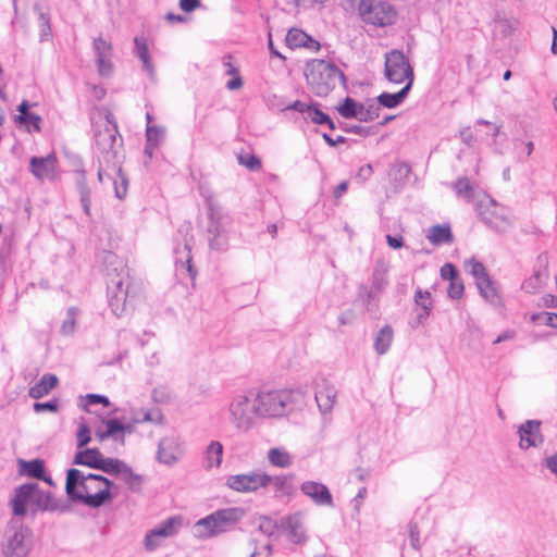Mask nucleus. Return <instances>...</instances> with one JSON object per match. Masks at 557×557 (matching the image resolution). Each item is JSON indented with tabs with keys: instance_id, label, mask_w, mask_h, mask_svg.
I'll return each mask as SVG.
<instances>
[{
	"instance_id": "nucleus-36",
	"label": "nucleus",
	"mask_w": 557,
	"mask_h": 557,
	"mask_svg": "<svg viewBox=\"0 0 557 557\" xmlns=\"http://www.w3.org/2000/svg\"><path fill=\"white\" fill-rule=\"evenodd\" d=\"M135 52L143 63V69L152 78L154 76V66L149 57L148 47L144 39L135 38Z\"/></svg>"
},
{
	"instance_id": "nucleus-33",
	"label": "nucleus",
	"mask_w": 557,
	"mask_h": 557,
	"mask_svg": "<svg viewBox=\"0 0 557 557\" xmlns=\"http://www.w3.org/2000/svg\"><path fill=\"white\" fill-rule=\"evenodd\" d=\"M426 238L433 245L449 244L453 242V234L448 225H434L428 230Z\"/></svg>"
},
{
	"instance_id": "nucleus-23",
	"label": "nucleus",
	"mask_w": 557,
	"mask_h": 557,
	"mask_svg": "<svg viewBox=\"0 0 557 557\" xmlns=\"http://www.w3.org/2000/svg\"><path fill=\"white\" fill-rule=\"evenodd\" d=\"M300 490L317 505L333 506L332 495L324 484L314 481H307L301 484Z\"/></svg>"
},
{
	"instance_id": "nucleus-6",
	"label": "nucleus",
	"mask_w": 557,
	"mask_h": 557,
	"mask_svg": "<svg viewBox=\"0 0 557 557\" xmlns=\"http://www.w3.org/2000/svg\"><path fill=\"white\" fill-rule=\"evenodd\" d=\"M253 392L248 391L234 395L227 405L230 424L239 433L251 431L259 420Z\"/></svg>"
},
{
	"instance_id": "nucleus-53",
	"label": "nucleus",
	"mask_w": 557,
	"mask_h": 557,
	"mask_svg": "<svg viewBox=\"0 0 557 557\" xmlns=\"http://www.w3.org/2000/svg\"><path fill=\"white\" fill-rule=\"evenodd\" d=\"M277 524L269 517L260 518L259 530L265 535H272L276 530Z\"/></svg>"
},
{
	"instance_id": "nucleus-28",
	"label": "nucleus",
	"mask_w": 557,
	"mask_h": 557,
	"mask_svg": "<svg viewBox=\"0 0 557 557\" xmlns=\"http://www.w3.org/2000/svg\"><path fill=\"white\" fill-rule=\"evenodd\" d=\"M267 459L273 467L286 469L294 462L293 455L284 447H272L267 453Z\"/></svg>"
},
{
	"instance_id": "nucleus-19",
	"label": "nucleus",
	"mask_w": 557,
	"mask_h": 557,
	"mask_svg": "<svg viewBox=\"0 0 557 557\" xmlns=\"http://www.w3.org/2000/svg\"><path fill=\"white\" fill-rule=\"evenodd\" d=\"M281 528L293 544H304L307 541L304 518L300 512L287 516L281 520Z\"/></svg>"
},
{
	"instance_id": "nucleus-9",
	"label": "nucleus",
	"mask_w": 557,
	"mask_h": 557,
	"mask_svg": "<svg viewBox=\"0 0 557 557\" xmlns=\"http://www.w3.org/2000/svg\"><path fill=\"white\" fill-rule=\"evenodd\" d=\"M290 395L284 391H262L255 393L259 419L281 417L285 413Z\"/></svg>"
},
{
	"instance_id": "nucleus-30",
	"label": "nucleus",
	"mask_w": 557,
	"mask_h": 557,
	"mask_svg": "<svg viewBox=\"0 0 557 557\" xmlns=\"http://www.w3.org/2000/svg\"><path fill=\"white\" fill-rule=\"evenodd\" d=\"M410 88H411V81L407 82L405 87L396 94L383 92L376 98L377 102H379L377 104H380V107L383 106L388 109L396 108L405 100Z\"/></svg>"
},
{
	"instance_id": "nucleus-7",
	"label": "nucleus",
	"mask_w": 557,
	"mask_h": 557,
	"mask_svg": "<svg viewBox=\"0 0 557 557\" xmlns=\"http://www.w3.org/2000/svg\"><path fill=\"white\" fill-rule=\"evenodd\" d=\"M208 224L206 228L209 248L214 251H225L228 246L230 218L222 207L209 199L207 201Z\"/></svg>"
},
{
	"instance_id": "nucleus-35",
	"label": "nucleus",
	"mask_w": 557,
	"mask_h": 557,
	"mask_svg": "<svg viewBox=\"0 0 557 557\" xmlns=\"http://www.w3.org/2000/svg\"><path fill=\"white\" fill-rule=\"evenodd\" d=\"M519 22L516 18L497 16L494 21V34L503 38L509 37L518 28Z\"/></svg>"
},
{
	"instance_id": "nucleus-52",
	"label": "nucleus",
	"mask_w": 557,
	"mask_h": 557,
	"mask_svg": "<svg viewBox=\"0 0 557 557\" xmlns=\"http://www.w3.org/2000/svg\"><path fill=\"white\" fill-rule=\"evenodd\" d=\"M238 161L242 165L246 166L251 171H257L261 168L260 160L253 154L240 156Z\"/></svg>"
},
{
	"instance_id": "nucleus-15",
	"label": "nucleus",
	"mask_w": 557,
	"mask_h": 557,
	"mask_svg": "<svg viewBox=\"0 0 557 557\" xmlns=\"http://www.w3.org/2000/svg\"><path fill=\"white\" fill-rule=\"evenodd\" d=\"M262 474L263 471L257 470L228 475L225 485L237 493H255L262 488Z\"/></svg>"
},
{
	"instance_id": "nucleus-25",
	"label": "nucleus",
	"mask_w": 557,
	"mask_h": 557,
	"mask_svg": "<svg viewBox=\"0 0 557 557\" xmlns=\"http://www.w3.org/2000/svg\"><path fill=\"white\" fill-rule=\"evenodd\" d=\"M223 444L220 441H211L203 450V468L207 471L219 469L223 461Z\"/></svg>"
},
{
	"instance_id": "nucleus-2",
	"label": "nucleus",
	"mask_w": 557,
	"mask_h": 557,
	"mask_svg": "<svg viewBox=\"0 0 557 557\" xmlns=\"http://www.w3.org/2000/svg\"><path fill=\"white\" fill-rule=\"evenodd\" d=\"M65 491L69 497L91 508L110 503L116 495V486L107 478L69 469Z\"/></svg>"
},
{
	"instance_id": "nucleus-26",
	"label": "nucleus",
	"mask_w": 557,
	"mask_h": 557,
	"mask_svg": "<svg viewBox=\"0 0 557 557\" xmlns=\"http://www.w3.org/2000/svg\"><path fill=\"white\" fill-rule=\"evenodd\" d=\"M35 509L42 511H66L67 507L61 505L49 492H44L38 484L34 483Z\"/></svg>"
},
{
	"instance_id": "nucleus-17",
	"label": "nucleus",
	"mask_w": 557,
	"mask_h": 557,
	"mask_svg": "<svg viewBox=\"0 0 557 557\" xmlns=\"http://www.w3.org/2000/svg\"><path fill=\"white\" fill-rule=\"evenodd\" d=\"M519 447L523 450L531 447H539L544 442V436L541 432V421L528 420L519 425Z\"/></svg>"
},
{
	"instance_id": "nucleus-51",
	"label": "nucleus",
	"mask_w": 557,
	"mask_h": 557,
	"mask_svg": "<svg viewBox=\"0 0 557 557\" xmlns=\"http://www.w3.org/2000/svg\"><path fill=\"white\" fill-rule=\"evenodd\" d=\"M16 123L25 124L28 129L33 127L35 131H40L41 117L35 113H26L24 120H18Z\"/></svg>"
},
{
	"instance_id": "nucleus-11",
	"label": "nucleus",
	"mask_w": 557,
	"mask_h": 557,
	"mask_svg": "<svg viewBox=\"0 0 557 557\" xmlns=\"http://www.w3.org/2000/svg\"><path fill=\"white\" fill-rule=\"evenodd\" d=\"M465 269L469 274H471L474 277L476 287L480 290L481 296L493 306L500 305V297L498 296L497 290L494 287V284L486 272L485 267L474 259H469L465 261Z\"/></svg>"
},
{
	"instance_id": "nucleus-44",
	"label": "nucleus",
	"mask_w": 557,
	"mask_h": 557,
	"mask_svg": "<svg viewBox=\"0 0 557 557\" xmlns=\"http://www.w3.org/2000/svg\"><path fill=\"white\" fill-rule=\"evenodd\" d=\"M119 479H121L129 487V490L135 492L140 488L143 483L141 476L135 474L128 466L124 468Z\"/></svg>"
},
{
	"instance_id": "nucleus-40",
	"label": "nucleus",
	"mask_w": 557,
	"mask_h": 557,
	"mask_svg": "<svg viewBox=\"0 0 557 557\" xmlns=\"http://www.w3.org/2000/svg\"><path fill=\"white\" fill-rule=\"evenodd\" d=\"M126 466V463L119 459L103 457L98 469L102 470L108 474L116 475L119 478Z\"/></svg>"
},
{
	"instance_id": "nucleus-49",
	"label": "nucleus",
	"mask_w": 557,
	"mask_h": 557,
	"mask_svg": "<svg viewBox=\"0 0 557 557\" xmlns=\"http://www.w3.org/2000/svg\"><path fill=\"white\" fill-rule=\"evenodd\" d=\"M414 302L421 309L431 310L433 307L432 298L430 292H424L420 288L416 290L414 294Z\"/></svg>"
},
{
	"instance_id": "nucleus-47",
	"label": "nucleus",
	"mask_w": 557,
	"mask_h": 557,
	"mask_svg": "<svg viewBox=\"0 0 557 557\" xmlns=\"http://www.w3.org/2000/svg\"><path fill=\"white\" fill-rule=\"evenodd\" d=\"M262 488H265L270 485L274 486L276 491H283L287 484L286 475H270L263 471L262 474Z\"/></svg>"
},
{
	"instance_id": "nucleus-20",
	"label": "nucleus",
	"mask_w": 557,
	"mask_h": 557,
	"mask_svg": "<svg viewBox=\"0 0 557 557\" xmlns=\"http://www.w3.org/2000/svg\"><path fill=\"white\" fill-rule=\"evenodd\" d=\"M183 455L180 438L172 434L160 440L158 446V459L165 465L176 462Z\"/></svg>"
},
{
	"instance_id": "nucleus-22",
	"label": "nucleus",
	"mask_w": 557,
	"mask_h": 557,
	"mask_svg": "<svg viewBox=\"0 0 557 557\" xmlns=\"http://www.w3.org/2000/svg\"><path fill=\"white\" fill-rule=\"evenodd\" d=\"M337 398L336 387L326 380H322L315 392V401L320 411L325 414L332 411Z\"/></svg>"
},
{
	"instance_id": "nucleus-43",
	"label": "nucleus",
	"mask_w": 557,
	"mask_h": 557,
	"mask_svg": "<svg viewBox=\"0 0 557 557\" xmlns=\"http://www.w3.org/2000/svg\"><path fill=\"white\" fill-rule=\"evenodd\" d=\"M162 416L158 410H139L136 411L132 418L133 424L144 422L161 423Z\"/></svg>"
},
{
	"instance_id": "nucleus-45",
	"label": "nucleus",
	"mask_w": 557,
	"mask_h": 557,
	"mask_svg": "<svg viewBox=\"0 0 557 557\" xmlns=\"http://www.w3.org/2000/svg\"><path fill=\"white\" fill-rule=\"evenodd\" d=\"M360 103L356 102L354 99L347 97L344 102L337 108L339 114L345 119H357L358 110Z\"/></svg>"
},
{
	"instance_id": "nucleus-10",
	"label": "nucleus",
	"mask_w": 557,
	"mask_h": 557,
	"mask_svg": "<svg viewBox=\"0 0 557 557\" xmlns=\"http://www.w3.org/2000/svg\"><path fill=\"white\" fill-rule=\"evenodd\" d=\"M476 211L482 221L497 232L507 231L511 224L508 209L498 205L488 196L484 195L478 200Z\"/></svg>"
},
{
	"instance_id": "nucleus-31",
	"label": "nucleus",
	"mask_w": 557,
	"mask_h": 557,
	"mask_svg": "<svg viewBox=\"0 0 557 557\" xmlns=\"http://www.w3.org/2000/svg\"><path fill=\"white\" fill-rule=\"evenodd\" d=\"M133 431V424L132 423H122L117 419H110L106 421V430L101 431L98 430L96 432V436L99 438V441H104L106 438L113 436L114 434L119 432H128L131 433Z\"/></svg>"
},
{
	"instance_id": "nucleus-29",
	"label": "nucleus",
	"mask_w": 557,
	"mask_h": 557,
	"mask_svg": "<svg viewBox=\"0 0 557 557\" xmlns=\"http://www.w3.org/2000/svg\"><path fill=\"white\" fill-rule=\"evenodd\" d=\"M58 384V377L54 374L46 373L38 383L32 386L28 395L34 399H39L50 393Z\"/></svg>"
},
{
	"instance_id": "nucleus-3",
	"label": "nucleus",
	"mask_w": 557,
	"mask_h": 557,
	"mask_svg": "<svg viewBox=\"0 0 557 557\" xmlns=\"http://www.w3.org/2000/svg\"><path fill=\"white\" fill-rule=\"evenodd\" d=\"M106 275L108 285L109 306L116 317L126 310L129 275L124 260L113 252H106Z\"/></svg>"
},
{
	"instance_id": "nucleus-63",
	"label": "nucleus",
	"mask_w": 557,
	"mask_h": 557,
	"mask_svg": "<svg viewBox=\"0 0 557 557\" xmlns=\"http://www.w3.org/2000/svg\"><path fill=\"white\" fill-rule=\"evenodd\" d=\"M200 5V0H180V8L185 12H191Z\"/></svg>"
},
{
	"instance_id": "nucleus-24",
	"label": "nucleus",
	"mask_w": 557,
	"mask_h": 557,
	"mask_svg": "<svg viewBox=\"0 0 557 557\" xmlns=\"http://www.w3.org/2000/svg\"><path fill=\"white\" fill-rule=\"evenodd\" d=\"M548 258L546 255H541L537 258V268L535 269L533 275L523 283V289L528 293H535L541 287H543L548 278Z\"/></svg>"
},
{
	"instance_id": "nucleus-48",
	"label": "nucleus",
	"mask_w": 557,
	"mask_h": 557,
	"mask_svg": "<svg viewBox=\"0 0 557 557\" xmlns=\"http://www.w3.org/2000/svg\"><path fill=\"white\" fill-rule=\"evenodd\" d=\"M165 135V128L161 126L147 125L146 137L151 145L160 146Z\"/></svg>"
},
{
	"instance_id": "nucleus-60",
	"label": "nucleus",
	"mask_w": 557,
	"mask_h": 557,
	"mask_svg": "<svg viewBox=\"0 0 557 557\" xmlns=\"http://www.w3.org/2000/svg\"><path fill=\"white\" fill-rule=\"evenodd\" d=\"M311 106L312 104H308V103L297 100L294 103H292L290 106H288L286 109L295 110V111L301 113L304 116H306V114L309 112Z\"/></svg>"
},
{
	"instance_id": "nucleus-64",
	"label": "nucleus",
	"mask_w": 557,
	"mask_h": 557,
	"mask_svg": "<svg viewBox=\"0 0 557 557\" xmlns=\"http://www.w3.org/2000/svg\"><path fill=\"white\" fill-rule=\"evenodd\" d=\"M546 468L557 476V453L545 459Z\"/></svg>"
},
{
	"instance_id": "nucleus-58",
	"label": "nucleus",
	"mask_w": 557,
	"mask_h": 557,
	"mask_svg": "<svg viewBox=\"0 0 557 557\" xmlns=\"http://www.w3.org/2000/svg\"><path fill=\"white\" fill-rule=\"evenodd\" d=\"M34 410L36 412H41L45 410L54 412L58 410V403L55 400L47 401V403H35Z\"/></svg>"
},
{
	"instance_id": "nucleus-12",
	"label": "nucleus",
	"mask_w": 557,
	"mask_h": 557,
	"mask_svg": "<svg viewBox=\"0 0 557 557\" xmlns=\"http://www.w3.org/2000/svg\"><path fill=\"white\" fill-rule=\"evenodd\" d=\"M385 76L395 84L405 81L413 83V71L404 53L399 50H393L385 57Z\"/></svg>"
},
{
	"instance_id": "nucleus-18",
	"label": "nucleus",
	"mask_w": 557,
	"mask_h": 557,
	"mask_svg": "<svg viewBox=\"0 0 557 557\" xmlns=\"http://www.w3.org/2000/svg\"><path fill=\"white\" fill-rule=\"evenodd\" d=\"M32 174L39 181H53L57 177V157L49 153L46 157H33L29 161Z\"/></svg>"
},
{
	"instance_id": "nucleus-4",
	"label": "nucleus",
	"mask_w": 557,
	"mask_h": 557,
	"mask_svg": "<svg viewBox=\"0 0 557 557\" xmlns=\"http://www.w3.org/2000/svg\"><path fill=\"white\" fill-rule=\"evenodd\" d=\"M305 76L310 89L319 97L327 96L338 84H346L345 75L337 65L321 59L307 63Z\"/></svg>"
},
{
	"instance_id": "nucleus-42",
	"label": "nucleus",
	"mask_w": 557,
	"mask_h": 557,
	"mask_svg": "<svg viewBox=\"0 0 557 557\" xmlns=\"http://www.w3.org/2000/svg\"><path fill=\"white\" fill-rule=\"evenodd\" d=\"M309 36L298 28H292L286 35V44L290 48H300L308 45Z\"/></svg>"
},
{
	"instance_id": "nucleus-27",
	"label": "nucleus",
	"mask_w": 557,
	"mask_h": 557,
	"mask_svg": "<svg viewBox=\"0 0 557 557\" xmlns=\"http://www.w3.org/2000/svg\"><path fill=\"white\" fill-rule=\"evenodd\" d=\"M102 458V454L97 448H79V450L74 456L73 463L98 469Z\"/></svg>"
},
{
	"instance_id": "nucleus-54",
	"label": "nucleus",
	"mask_w": 557,
	"mask_h": 557,
	"mask_svg": "<svg viewBox=\"0 0 557 557\" xmlns=\"http://www.w3.org/2000/svg\"><path fill=\"white\" fill-rule=\"evenodd\" d=\"M462 294H463L462 281L459 277L450 281L449 288H448L449 297L457 299V298H460L462 296Z\"/></svg>"
},
{
	"instance_id": "nucleus-39",
	"label": "nucleus",
	"mask_w": 557,
	"mask_h": 557,
	"mask_svg": "<svg viewBox=\"0 0 557 557\" xmlns=\"http://www.w3.org/2000/svg\"><path fill=\"white\" fill-rule=\"evenodd\" d=\"M23 469H24L25 473L29 476L45 480L48 483L52 482L50 478H45L44 461L40 459H35L32 461L24 462Z\"/></svg>"
},
{
	"instance_id": "nucleus-56",
	"label": "nucleus",
	"mask_w": 557,
	"mask_h": 557,
	"mask_svg": "<svg viewBox=\"0 0 557 557\" xmlns=\"http://www.w3.org/2000/svg\"><path fill=\"white\" fill-rule=\"evenodd\" d=\"M75 309L74 308H71L69 309L67 311V318L64 320L63 324H62V332L64 334H71L73 333L74 329H75Z\"/></svg>"
},
{
	"instance_id": "nucleus-16",
	"label": "nucleus",
	"mask_w": 557,
	"mask_h": 557,
	"mask_svg": "<svg viewBox=\"0 0 557 557\" xmlns=\"http://www.w3.org/2000/svg\"><path fill=\"white\" fill-rule=\"evenodd\" d=\"M10 505L15 517H23L28 510L35 512L34 483L17 486L14 490V495L10 500Z\"/></svg>"
},
{
	"instance_id": "nucleus-13",
	"label": "nucleus",
	"mask_w": 557,
	"mask_h": 557,
	"mask_svg": "<svg viewBox=\"0 0 557 557\" xmlns=\"http://www.w3.org/2000/svg\"><path fill=\"white\" fill-rule=\"evenodd\" d=\"M359 15L366 23L385 26L394 23L396 11L387 2L369 0L367 4L362 5Z\"/></svg>"
},
{
	"instance_id": "nucleus-37",
	"label": "nucleus",
	"mask_w": 557,
	"mask_h": 557,
	"mask_svg": "<svg viewBox=\"0 0 557 557\" xmlns=\"http://www.w3.org/2000/svg\"><path fill=\"white\" fill-rule=\"evenodd\" d=\"M380 110V104H377L374 100H368L364 103H360L357 119L363 122L373 121L379 117Z\"/></svg>"
},
{
	"instance_id": "nucleus-41",
	"label": "nucleus",
	"mask_w": 557,
	"mask_h": 557,
	"mask_svg": "<svg viewBox=\"0 0 557 557\" xmlns=\"http://www.w3.org/2000/svg\"><path fill=\"white\" fill-rule=\"evenodd\" d=\"M176 253V263H181L183 267H186V270L190 274L191 277L196 275V271L194 270L191 265V256H190V246L186 242L184 247L177 248L175 250Z\"/></svg>"
},
{
	"instance_id": "nucleus-8",
	"label": "nucleus",
	"mask_w": 557,
	"mask_h": 557,
	"mask_svg": "<svg viewBox=\"0 0 557 557\" xmlns=\"http://www.w3.org/2000/svg\"><path fill=\"white\" fill-rule=\"evenodd\" d=\"M32 532L18 519H12L7 528L2 553L5 557H26L30 550Z\"/></svg>"
},
{
	"instance_id": "nucleus-46",
	"label": "nucleus",
	"mask_w": 557,
	"mask_h": 557,
	"mask_svg": "<svg viewBox=\"0 0 557 557\" xmlns=\"http://www.w3.org/2000/svg\"><path fill=\"white\" fill-rule=\"evenodd\" d=\"M305 119L310 120L315 124H327L331 129L335 128V124L329 117V115H326L325 113L320 111L314 106H311V108H310L309 112L306 114Z\"/></svg>"
},
{
	"instance_id": "nucleus-55",
	"label": "nucleus",
	"mask_w": 557,
	"mask_h": 557,
	"mask_svg": "<svg viewBox=\"0 0 557 557\" xmlns=\"http://www.w3.org/2000/svg\"><path fill=\"white\" fill-rule=\"evenodd\" d=\"M409 539L412 548L419 550L421 547L420 531L416 523H410L409 525Z\"/></svg>"
},
{
	"instance_id": "nucleus-62",
	"label": "nucleus",
	"mask_w": 557,
	"mask_h": 557,
	"mask_svg": "<svg viewBox=\"0 0 557 557\" xmlns=\"http://www.w3.org/2000/svg\"><path fill=\"white\" fill-rule=\"evenodd\" d=\"M385 273V270H375L374 272L373 285L377 289H381L386 285Z\"/></svg>"
},
{
	"instance_id": "nucleus-38",
	"label": "nucleus",
	"mask_w": 557,
	"mask_h": 557,
	"mask_svg": "<svg viewBox=\"0 0 557 557\" xmlns=\"http://www.w3.org/2000/svg\"><path fill=\"white\" fill-rule=\"evenodd\" d=\"M453 188L458 197L466 201H472L474 197V185L468 177H460L454 184Z\"/></svg>"
},
{
	"instance_id": "nucleus-5",
	"label": "nucleus",
	"mask_w": 557,
	"mask_h": 557,
	"mask_svg": "<svg viewBox=\"0 0 557 557\" xmlns=\"http://www.w3.org/2000/svg\"><path fill=\"white\" fill-rule=\"evenodd\" d=\"M246 510L228 507L216 510L194 524V534L198 539H209L232 530L244 517Z\"/></svg>"
},
{
	"instance_id": "nucleus-34",
	"label": "nucleus",
	"mask_w": 557,
	"mask_h": 557,
	"mask_svg": "<svg viewBox=\"0 0 557 557\" xmlns=\"http://www.w3.org/2000/svg\"><path fill=\"white\" fill-rule=\"evenodd\" d=\"M394 338V331L389 325L383 326L374 338V349L379 355L388 351Z\"/></svg>"
},
{
	"instance_id": "nucleus-32",
	"label": "nucleus",
	"mask_w": 557,
	"mask_h": 557,
	"mask_svg": "<svg viewBox=\"0 0 557 557\" xmlns=\"http://www.w3.org/2000/svg\"><path fill=\"white\" fill-rule=\"evenodd\" d=\"M75 181L81 195V202L83 205L84 212L86 215H90V189L86 183V172L84 170H77L75 172Z\"/></svg>"
},
{
	"instance_id": "nucleus-1",
	"label": "nucleus",
	"mask_w": 557,
	"mask_h": 557,
	"mask_svg": "<svg viewBox=\"0 0 557 557\" xmlns=\"http://www.w3.org/2000/svg\"><path fill=\"white\" fill-rule=\"evenodd\" d=\"M117 126L107 115L97 122L95 129V145L102 154L99 159L98 181L100 184L112 185L117 199H124L127 195L128 180L116 160V152L113 151L116 141Z\"/></svg>"
},
{
	"instance_id": "nucleus-59",
	"label": "nucleus",
	"mask_w": 557,
	"mask_h": 557,
	"mask_svg": "<svg viewBox=\"0 0 557 557\" xmlns=\"http://www.w3.org/2000/svg\"><path fill=\"white\" fill-rule=\"evenodd\" d=\"M86 399H87V404L88 405H94V404H102L104 407H108L110 406V400L108 397L103 396V395H98V394H88L86 396Z\"/></svg>"
},
{
	"instance_id": "nucleus-57",
	"label": "nucleus",
	"mask_w": 557,
	"mask_h": 557,
	"mask_svg": "<svg viewBox=\"0 0 557 557\" xmlns=\"http://www.w3.org/2000/svg\"><path fill=\"white\" fill-rule=\"evenodd\" d=\"M441 276L449 282L459 277L456 268L450 263H446L441 268Z\"/></svg>"
},
{
	"instance_id": "nucleus-61",
	"label": "nucleus",
	"mask_w": 557,
	"mask_h": 557,
	"mask_svg": "<svg viewBox=\"0 0 557 557\" xmlns=\"http://www.w3.org/2000/svg\"><path fill=\"white\" fill-rule=\"evenodd\" d=\"M326 0H293L296 7L301 9H310L315 5H322Z\"/></svg>"
},
{
	"instance_id": "nucleus-50",
	"label": "nucleus",
	"mask_w": 557,
	"mask_h": 557,
	"mask_svg": "<svg viewBox=\"0 0 557 557\" xmlns=\"http://www.w3.org/2000/svg\"><path fill=\"white\" fill-rule=\"evenodd\" d=\"M77 448H84L90 441V429L88 425L84 422L79 423L78 430H77Z\"/></svg>"
},
{
	"instance_id": "nucleus-14",
	"label": "nucleus",
	"mask_w": 557,
	"mask_h": 557,
	"mask_svg": "<svg viewBox=\"0 0 557 557\" xmlns=\"http://www.w3.org/2000/svg\"><path fill=\"white\" fill-rule=\"evenodd\" d=\"M181 527V518L171 517L159 523L156 528L147 532L144 539V547L148 552H153L171 536H174Z\"/></svg>"
},
{
	"instance_id": "nucleus-21",
	"label": "nucleus",
	"mask_w": 557,
	"mask_h": 557,
	"mask_svg": "<svg viewBox=\"0 0 557 557\" xmlns=\"http://www.w3.org/2000/svg\"><path fill=\"white\" fill-rule=\"evenodd\" d=\"M94 50L96 54V61L98 72L101 76H109L112 73V46L109 41L102 37H98L94 40Z\"/></svg>"
}]
</instances>
